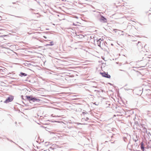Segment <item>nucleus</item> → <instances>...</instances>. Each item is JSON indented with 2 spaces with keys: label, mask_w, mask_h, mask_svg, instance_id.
I'll use <instances>...</instances> for the list:
<instances>
[{
  "label": "nucleus",
  "mask_w": 151,
  "mask_h": 151,
  "mask_svg": "<svg viewBox=\"0 0 151 151\" xmlns=\"http://www.w3.org/2000/svg\"><path fill=\"white\" fill-rule=\"evenodd\" d=\"M100 74L103 77L106 78H110L111 77L110 76V75L108 74L107 73H106L105 72L100 73Z\"/></svg>",
  "instance_id": "1"
},
{
  "label": "nucleus",
  "mask_w": 151,
  "mask_h": 151,
  "mask_svg": "<svg viewBox=\"0 0 151 151\" xmlns=\"http://www.w3.org/2000/svg\"><path fill=\"white\" fill-rule=\"evenodd\" d=\"M13 98L12 97H9L5 101L4 103H7L11 102L12 101Z\"/></svg>",
  "instance_id": "2"
},
{
  "label": "nucleus",
  "mask_w": 151,
  "mask_h": 151,
  "mask_svg": "<svg viewBox=\"0 0 151 151\" xmlns=\"http://www.w3.org/2000/svg\"><path fill=\"white\" fill-rule=\"evenodd\" d=\"M103 39L100 38L97 41V44H98V45L99 46V47H100L101 43L102 42L103 43Z\"/></svg>",
  "instance_id": "3"
},
{
  "label": "nucleus",
  "mask_w": 151,
  "mask_h": 151,
  "mask_svg": "<svg viewBox=\"0 0 151 151\" xmlns=\"http://www.w3.org/2000/svg\"><path fill=\"white\" fill-rule=\"evenodd\" d=\"M100 20L102 21L103 22H107L106 19L102 16L101 17Z\"/></svg>",
  "instance_id": "4"
},
{
  "label": "nucleus",
  "mask_w": 151,
  "mask_h": 151,
  "mask_svg": "<svg viewBox=\"0 0 151 151\" xmlns=\"http://www.w3.org/2000/svg\"><path fill=\"white\" fill-rule=\"evenodd\" d=\"M26 97L27 99L29 101H33V99H34L33 98V97L32 96H26Z\"/></svg>",
  "instance_id": "5"
},
{
  "label": "nucleus",
  "mask_w": 151,
  "mask_h": 151,
  "mask_svg": "<svg viewBox=\"0 0 151 151\" xmlns=\"http://www.w3.org/2000/svg\"><path fill=\"white\" fill-rule=\"evenodd\" d=\"M137 45L139 48H142L143 47V46L141 45V43L139 42H138Z\"/></svg>",
  "instance_id": "6"
},
{
  "label": "nucleus",
  "mask_w": 151,
  "mask_h": 151,
  "mask_svg": "<svg viewBox=\"0 0 151 151\" xmlns=\"http://www.w3.org/2000/svg\"><path fill=\"white\" fill-rule=\"evenodd\" d=\"M141 149L143 151L144 150V143L142 142L141 143Z\"/></svg>",
  "instance_id": "7"
},
{
  "label": "nucleus",
  "mask_w": 151,
  "mask_h": 151,
  "mask_svg": "<svg viewBox=\"0 0 151 151\" xmlns=\"http://www.w3.org/2000/svg\"><path fill=\"white\" fill-rule=\"evenodd\" d=\"M33 98L34 99L33 100V102H35V101H40V100L39 99H37L34 97H33Z\"/></svg>",
  "instance_id": "8"
},
{
  "label": "nucleus",
  "mask_w": 151,
  "mask_h": 151,
  "mask_svg": "<svg viewBox=\"0 0 151 151\" xmlns=\"http://www.w3.org/2000/svg\"><path fill=\"white\" fill-rule=\"evenodd\" d=\"M54 45V42H50V44H47L46 45V46H48V45Z\"/></svg>",
  "instance_id": "9"
},
{
  "label": "nucleus",
  "mask_w": 151,
  "mask_h": 151,
  "mask_svg": "<svg viewBox=\"0 0 151 151\" xmlns=\"http://www.w3.org/2000/svg\"><path fill=\"white\" fill-rule=\"evenodd\" d=\"M21 74L24 76H26L27 75L26 74H25V73H22Z\"/></svg>",
  "instance_id": "10"
},
{
  "label": "nucleus",
  "mask_w": 151,
  "mask_h": 151,
  "mask_svg": "<svg viewBox=\"0 0 151 151\" xmlns=\"http://www.w3.org/2000/svg\"><path fill=\"white\" fill-rule=\"evenodd\" d=\"M2 17L1 16H0V20H1L2 19Z\"/></svg>",
  "instance_id": "11"
},
{
  "label": "nucleus",
  "mask_w": 151,
  "mask_h": 151,
  "mask_svg": "<svg viewBox=\"0 0 151 151\" xmlns=\"http://www.w3.org/2000/svg\"><path fill=\"white\" fill-rule=\"evenodd\" d=\"M44 37L45 38H46V37H45V36H44Z\"/></svg>",
  "instance_id": "12"
},
{
  "label": "nucleus",
  "mask_w": 151,
  "mask_h": 151,
  "mask_svg": "<svg viewBox=\"0 0 151 151\" xmlns=\"http://www.w3.org/2000/svg\"><path fill=\"white\" fill-rule=\"evenodd\" d=\"M6 35H4L3 36H6Z\"/></svg>",
  "instance_id": "13"
},
{
  "label": "nucleus",
  "mask_w": 151,
  "mask_h": 151,
  "mask_svg": "<svg viewBox=\"0 0 151 151\" xmlns=\"http://www.w3.org/2000/svg\"><path fill=\"white\" fill-rule=\"evenodd\" d=\"M60 116H58V117H60Z\"/></svg>",
  "instance_id": "14"
},
{
  "label": "nucleus",
  "mask_w": 151,
  "mask_h": 151,
  "mask_svg": "<svg viewBox=\"0 0 151 151\" xmlns=\"http://www.w3.org/2000/svg\"><path fill=\"white\" fill-rule=\"evenodd\" d=\"M4 16V15H2V16Z\"/></svg>",
  "instance_id": "15"
}]
</instances>
